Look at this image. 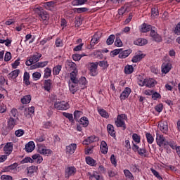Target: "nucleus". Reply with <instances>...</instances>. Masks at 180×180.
<instances>
[{
	"instance_id": "1",
	"label": "nucleus",
	"mask_w": 180,
	"mask_h": 180,
	"mask_svg": "<svg viewBox=\"0 0 180 180\" xmlns=\"http://www.w3.org/2000/svg\"><path fill=\"white\" fill-rule=\"evenodd\" d=\"M139 86H146L147 88H154L157 85V81L153 78L143 79V77L139 76L137 81Z\"/></svg>"
},
{
	"instance_id": "2",
	"label": "nucleus",
	"mask_w": 180,
	"mask_h": 180,
	"mask_svg": "<svg viewBox=\"0 0 180 180\" xmlns=\"http://www.w3.org/2000/svg\"><path fill=\"white\" fill-rule=\"evenodd\" d=\"M34 12L37 13L40 18V20L43 21L44 25H49V19H50V16L47 11L43 9V7L39 6L34 8Z\"/></svg>"
},
{
	"instance_id": "3",
	"label": "nucleus",
	"mask_w": 180,
	"mask_h": 180,
	"mask_svg": "<svg viewBox=\"0 0 180 180\" xmlns=\"http://www.w3.org/2000/svg\"><path fill=\"white\" fill-rule=\"evenodd\" d=\"M17 119L12 117L8 119L6 128L2 131L3 136H8L11 130H13V127L17 124Z\"/></svg>"
},
{
	"instance_id": "4",
	"label": "nucleus",
	"mask_w": 180,
	"mask_h": 180,
	"mask_svg": "<svg viewBox=\"0 0 180 180\" xmlns=\"http://www.w3.org/2000/svg\"><path fill=\"white\" fill-rule=\"evenodd\" d=\"M126 120H127V115L126 114H120L117 117L115 123L117 127H121L123 130L126 129Z\"/></svg>"
},
{
	"instance_id": "5",
	"label": "nucleus",
	"mask_w": 180,
	"mask_h": 180,
	"mask_svg": "<svg viewBox=\"0 0 180 180\" xmlns=\"http://www.w3.org/2000/svg\"><path fill=\"white\" fill-rule=\"evenodd\" d=\"M53 108L57 110H68V109H70V104L68 102H65L64 101H55L53 103Z\"/></svg>"
},
{
	"instance_id": "6",
	"label": "nucleus",
	"mask_w": 180,
	"mask_h": 180,
	"mask_svg": "<svg viewBox=\"0 0 180 180\" xmlns=\"http://www.w3.org/2000/svg\"><path fill=\"white\" fill-rule=\"evenodd\" d=\"M18 163L15 162L9 166H6L3 168L1 172H12L16 174L18 172Z\"/></svg>"
},
{
	"instance_id": "7",
	"label": "nucleus",
	"mask_w": 180,
	"mask_h": 180,
	"mask_svg": "<svg viewBox=\"0 0 180 180\" xmlns=\"http://www.w3.org/2000/svg\"><path fill=\"white\" fill-rule=\"evenodd\" d=\"M99 63L98 62L96 63H91L90 64V67L89 68V70L90 71V75L91 77H96L98 75V65Z\"/></svg>"
},
{
	"instance_id": "8",
	"label": "nucleus",
	"mask_w": 180,
	"mask_h": 180,
	"mask_svg": "<svg viewBox=\"0 0 180 180\" xmlns=\"http://www.w3.org/2000/svg\"><path fill=\"white\" fill-rule=\"evenodd\" d=\"M77 174V168L75 167H68L65 172V178H70Z\"/></svg>"
},
{
	"instance_id": "9",
	"label": "nucleus",
	"mask_w": 180,
	"mask_h": 180,
	"mask_svg": "<svg viewBox=\"0 0 180 180\" xmlns=\"http://www.w3.org/2000/svg\"><path fill=\"white\" fill-rule=\"evenodd\" d=\"M158 128L164 134H167L168 133V122L167 121L159 122Z\"/></svg>"
},
{
	"instance_id": "10",
	"label": "nucleus",
	"mask_w": 180,
	"mask_h": 180,
	"mask_svg": "<svg viewBox=\"0 0 180 180\" xmlns=\"http://www.w3.org/2000/svg\"><path fill=\"white\" fill-rule=\"evenodd\" d=\"M156 143L159 147H162L168 146V141L165 140L164 136H156Z\"/></svg>"
},
{
	"instance_id": "11",
	"label": "nucleus",
	"mask_w": 180,
	"mask_h": 180,
	"mask_svg": "<svg viewBox=\"0 0 180 180\" xmlns=\"http://www.w3.org/2000/svg\"><path fill=\"white\" fill-rule=\"evenodd\" d=\"M131 94V89L126 87L124 90L122 92L120 96V101H126Z\"/></svg>"
},
{
	"instance_id": "12",
	"label": "nucleus",
	"mask_w": 180,
	"mask_h": 180,
	"mask_svg": "<svg viewBox=\"0 0 180 180\" xmlns=\"http://www.w3.org/2000/svg\"><path fill=\"white\" fill-rule=\"evenodd\" d=\"M132 150L134 151V153H137L139 155H141V157H144L146 152L145 148H140V147H139V146L136 145L134 143H133Z\"/></svg>"
},
{
	"instance_id": "13",
	"label": "nucleus",
	"mask_w": 180,
	"mask_h": 180,
	"mask_svg": "<svg viewBox=\"0 0 180 180\" xmlns=\"http://www.w3.org/2000/svg\"><path fill=\"white\" fill-rule=\"evenodd\" d=\"M150 36L154 41H156V43H160V41H162V38L154 30H150Z\"/></svg>"
},
{
	"instance_id": "14",
	"label": "nucleus",
	"mask_w": 180,
	"mask_h": 180,
	"mask_svg": "<svg viewBox=\"0 0 180 180\" xmlns=\"http://www.w3.org/2000/svg\"><path fill=\"white\" fill-rule=\"evenodd\" d=\"M75 150H77V143H71L65 148L66 154L69 155H72L75 153Z\"/></svg>"
},
{
	"instance_id": "15",
	"label": "nucleus",
	"mask_w": 180,
	"mask_h": 180,
	"mask_svg": "<svg viewBox=\"0 0 180 180\" xmlns=\"http://www.w3.org/2000/svg\"><path fill=\"white\" fill-rule=\"evenodd\" d=\"M37 151L39 154L45 155V157H49V155H51L53 154V150L51 149L45 148L44 147H39Z\"/></svg>"
},
{
	"instance_id": "16",
	"label": "nucleus",
	"mask_w": 180,
	"mask_h": 180,
	"mask_svg": "<svg viewBox=\"0 0 180 180\" xmlns=\"http://www.w3.org/2000/svg\"><path fill=\"white\" fill-rule=\"evenodd\" d=\"M13 150V144L11 142L7 143L4 148V154H6L7 155H10V154H12Z\"/></svg>"
},
{
	"instance_id": "17",
	"label": "nucleus",
	"mask_w": 180,
	"mask_h": 180,
	"mask_svg": "<svg viewBox=\"0 0 180 180\" xmlns=\"http://www.w3.org/2000/svg\"><path fill=\"white\" fill-rule=\"evenodd\" d=\"M44 8L47 11H56V3L53 1L44 3Z\"/></svg>"
},
{
	"instance_id": "18",
	"label": "nucleus",
	"mask_w": 180,
	"mask_h": 180,
	"mask_svg": "<svg viewBox=\"0 0 180 180\" xmlns=\"http://www.w3.org/2000/svg\"><path fill=\"white\" fill-rule=\"evenodd\" d=\"M99 140V137L96 136H90L87 139H84L83 141V144L85 146H88L91 144V143H94V141H98Z\"/></svg>"
},
{
	"instance_id": "19",
	"label": "nucleus",
	"mask_w": 180,
	"mask_h": 180,
	"mask_svg": "<svg viewBox=\"0 0 180 180\" xmlns=\"http://www.w3.org/2000/svg\"><path fill=\"white\" fill-rule=\"evenodd\" d=\"M52 85H53V80L48 79L44 81V89L45 91L50 92L52 88Z\"/></svg>"
},
{
	"instance_id": "20",
	"label": "nucleus",
	"mask_w": 180,
	"mask_h": 180,
	"mask_svg": "<svg viewBox=\"0 0 180 180\" xmlns=\"http://www.w3.org/2000/svg\"><path fill=\"white\" fill-rule=\"evenodd\" d=\"M42 55L41 53H35L34 55L30 56V61H32V63H33L34 64H36V63H39V61L40 60V58H41Z\"/></svg>"
},
{
	"instance_id": "21",
	"label": "nucleus",
	"mask_w": 180,
	"mask_h": 180,
	"mask_svg": "<svg viewBox=\"0 0 180 180\" xmlns=\"http://www.w3.org/2000/svg\"><path fill=\"white\" fill-rule=\"evenodd\" d=\"M100 150L102 154H108V151H109V147H108V143H106V141H101L100 144Z\"/></svg>"
},
{
	"instance_id": "22",
	"label": "nucleus",
	"mask_w": 180,
	"mask_h": 180,
	"mask_svg": "<svg viewBox=\"0 0 180 180\" xmlns=\"http://www.w3.org/2000/svg\"><path fill=\"white\" fill-rule=\"evenodd\" d=\"M132 51H133L131 49L124 51H123V49H122V51H120L118 57L119 58H127V57H129V55L132 53Z\"/></svg>"
},
{
	"instance_id": "23",
	"label": "nucleus",
	"mask_w": 180,
	"mask_h": 180,
	"mask_svg": "<svg viewBox=\"0 0 180 180\" xmlns=\"http://www.w3.org/2000/svg\"><path fill=\"white\" fill-rule=\"evenodd\" d=\"M77 75H78L77 70L72 71V72H70V81H72V84H78V79L77 78Z\"/></svg>"
},
{
	"instance_id": "24",
	"label": "nucleus",
	"mask_w": 180,
	"mask_h": 180,
	"mask_svg": "<svg viewBox=\"0 0 180 180\" xmlns=\"http://www.w3.org/2000/svg\"><path fill=\"white\" fill-rule=\"evenodd\" d=\"M77 84H79L81 89H85L86 88V78L81 77L79 79H77Z\"/></svg>"
},
{
	"instance_id": "25",
	"label": "nucleus",
	"mask_w": 180,
	"mask_h": 180,
	"mask_svg": "<svg viewBox=\"0 0 180 180\" xmlns=\"http://www.w3.org/2000/svg\"><path fill=\"white\" fill-rule=\"evenodd\" d=\"M34 113V107L31 106L25 108L24 115L26 117H30Z\"/></svg>"
},
{
	"instance_id": "26",
	"label": "nucleus",
	"mask_w": 180,
	"mask_h": 180,
	"mask_svg": "<svg viewBox=\"0 0 180 180\" xmlns=\"http://www.w3.org/2000/svg\"><path fill=\"white\" fill-rule=\"evenodd\" d=\"M35 147L34 142L30 141L25 145V151H27V153H32Z\"/></svg>"
},
{
	"instance_id": "27",
	"label": "nucleus",
	"mask_w": 180,
	"mask_h": 180,
	"mask_svg": "<svg viewBox=\"0 0 180 180\" xmlns=\"http://www.w3.org/2000/svg\"><path fill=\"white\" fill-rule=\"evenodd\" d=\"M79 123L80 125L83 126V127H88V126H89V120L86 117H82L79 120Z\"/></svg>"
},
{
	"instance_id": "28",
	"label": "nucleus",
	"mask_w": 180,
	"mask_h": 180,
	"mask_svg": "<svg viewBox=\"0 0 180 180\" xmlns=\"http://www.w3.org/2000/svg\"><path fill=\"white\" fill-rule=\"evenodd\" d=\"M147 43H148V41H147V39H143V38H139V39H136V41H134V44H136V46H144V45L147 44Z\"/></svg>"
},
{
	"instance_id": "29",
	"label": "nucleus",
	"mask_w": 180,
	"mask_h": 180,
	"mask_svg": "<svg viewBox=\"0 0 180 180\" xmlns=\"http://www.w3.org/2000/svg\"><path fill=\"white\" fill-rule=\"evenodd\" d=\"M144 57H146V55L144 53L138 54L134 56L132 58L131 61L132 63H139V61H141V60H143Z\"/></svg>"
},
{
	"instance_id": "30",
	"label": "nucleus",
	"mask_w": 180,
	"mask_h": 180,
	"mask_svg": "<svg viewBox=\"0 0 180 180\" xmlns=\"http://www.w3.org/2000/svg\"><path fill=\"white\" fill-rule=\"evenodd\" d=\"M32 101V96L31 95H26L24 96L22 98H21V103L23 105H27V103H30V101Z\"/></svg>"
},
{
	"instance_id": "31",
	"label": "nucleus",
	"mask_w": 180,
	"mask_h": 180,
	"mask_svg": "<svg viewBox=\"0 0 180 180\" xmlns=\"http://www.w3.org/2000/svg\"><path fill=\"white\" fill-rule=\"evenodd\" d=\"M98 112L101 115V117H104L105 119L109 118V113L106 112V110L103 108H98Z\"/></svg>"
},
{
	"instance_id": "32",
	"label": "nucleus",
	"mask_w": 180,
	"mask_h": 180,
	"mask_svg": "<svg viewBox=\"0 0 180 180\" xmlns=\"http://www.w3.org/2000/svg\"><path fill=\"white\" fill-rule=\"evenodd\" d=\"M171 71V63H165L162 65V72L164 74H168V72Z\"/></svg>"
},
{
	"instance_id": "33",
	"label": "nucleus",
	"mask_w": 180,
	"mask_h": 180,
	"mask_svg": "<svg viewBox=\"0 0 180 180\" xmlns=\"http://www.w3.org/2000/svg\"><path fill=\"white\" fill-rule=\"evenodd\" d=\"M63 116H64V117H65L66 119H68L70 123H75V121L74 120V115L72 114L63 112Z\"/></svg>"
},
{
	"instance_id": "34",
	"label": "nucleus",
	"mask_w": 180,
	"mask_h": 180,
	"mask_svg": "<svg viewBox=\"0 0 180 180\" xmlns=\"http://www.w3.org/2000/svg\"><path fill=\"white\" fill-rule=\"evenodd\" d=\"M86 162L88 165H91V167H96V160H94V158L87 156L86 157Z\"/></svg>"
},
{
	"instance_id": "35",
	"label": "nucleus",
	"mask_w": 180,
	"mask_h": 180,
	"mask_svg": "<svg viewBox=\"0 0 180 180\" xmlns=\"http://www.w3.org/2000/svg\"><path fill=\"white\" fill-rule=\"evenodd\" d=\"M79 89H78V84H69V91L72 94V95L75 94Z\"/></svg>"
},
{
	"instance_id": "36",
	"label": "nucleus",
	"mask_w": 180,
	"mask_h": 180,
	"mask_svg": "<svg viewBox=\"0 0 180 180\" xmlns=\"http://www.w3.org/2000/svg\"><path fill=\"white\" fill-rule=\"evenodd\" d=\"M73 11L75 13H84L85 12H88L89 11V8L86 7L74 8Z\"/></svg>"
},
{
	"instance_id": "37",
	"label": "nucleus",
	"mask_w": 180,
	"mask_h": 180,
	"mask_svg": "<svg viewBox=\"0 0 180 180\" xmlns=\"http://www.w3.org/2000/svg\"><path fill=\"white\" fill-rule=\"evenodd\" d=\"M20 72V70H13L8 74V78H11V79H15V78H18Z\"/></svg>"
},
{
	"instance_id": "38",
	"label": "nucleus",
	"mask_w": 180,
	"mask_h": 180,
	"mask_svg": "<svg viewBox=\"0 0 180 180\" xmlns=\"http://www.w3.org/2000/svg\"><path fill=\"white\" fill-rule=\"evenodd\" d=\"M37 169H39V167L36 166H30L27 167V174L30 175V176H32L34 172H37Z\"/></svg>"
},
{
	"instance_id": "39",
	"label": "nucleus",
	"mask_w": 180,
	"mask_h": 180,
	"mask_svg": "<svg viewBox=\"0 0 180 180\" xmlns=\"http://www.w3.org/2000/svg\"><path fill=\"white\" fill-rule=\"evenodd\" d=\"M66 67H68V68H70V70H72V71H77V64H75V63L72 61H67Z\"/></svg>"
},
{
	"instance_id": "40",
	"label": "nucleus",
	"mask_w": 180,
	"mask_h": 180,
	"mask_svg": "<svg viewBox=\"0 0 180 180\" xmlns=\"http://www.w3.org/2000/svg\"><path fill=\"white\" fill-rule=\"evenodd\" d=\"M133 71H134V68L131 65H127L124 67V74H133Z\"/></svg>"
},
{
	"instance_id": "41",
	"label": "nucleus",
	"mask_w": 180,
	"mask_h": 180,
	"mask_svg": "<svg viewBox=\"0 0 180 180\" xmlns=\"http://www.w3.org/2000/svg\"><path fill=\"white\" fill-rule=\"evenodd\" d=\"M32 160H37V164H41L43 162V157L39 154H35L32 156Z\"/></svg>"
},
{
	"instance_id": "42",
	"label": "nucleus",
	"mask_w": 180,
	"mask_h": 180,
	"mask_svg": "<svg viewBox=\"0 0 180 180\" xmlns=\"http://www.w3.org/2000/svg\"><path fill=\"white\" fill-rule=\"evenodd\" d=\"M44 78H50V77H51V68H46L44 69Z\"/></svg>"
},
{
	"instance_id": "43",
	"label": "nucleus",
	"mask_w": 180,
	"mask_h": 180,
	"mask_svg": "<svg viewBox=\"0 0 180 180\" xmlns=\"http://www.w3.org/2000/svg\"><path fill=\"white\" fill-rule=\"evenodd\" d=\"M62 68H63V67L60 65H58L55 66L53 68V75H58V74H60V71H61Z\"/></svg>"
},
{
	"instance_id": "44",
	"label": "nucleus",
	"mask_w": 180,
	"mask_h": 180,
	"mask_svg": "<svg viewBox=\"0 0 180 180\" xmlns=\"http://www.w3.org/2000/svg\"><path fill=\"white\" fill-rule=\"evenodd\" d=\"M113 43H115V34H111L107 39L106 44H108V46H112Z\"/></svg>"
},
{
	"instance_id": "45",
	"label": "nucleus",
	"mask_w": 180,
	"mask_h": 180,
	"mask_svg": "<svg viewBox=\"0 0 180 180\" xmlns=\"http://www.w3.org/2000/svg\"><path fill=\"white\" fill-rule=\"evenodd\" d=\"M73 115H74L73 119H75V120H76V122H78V120H79V117H81V116H82V111L75 110L74 112Z\"/></svg>"
},
{
	"instance_id": "46",
	"label": "nucleus",
	"mask_w": 180,
	"mask_h": 180,
	"mask_svg": "<svg viewBox=\"0 0 180 180\" xmlns=\"http://www.w3.org/2000/svg\"><path fill=\"white\" fill-rule=\"evenodd\" d=\"M107 130H108V132L109 133L110 136H115V128L113 127V125L109 124L108 126H107Z\"/></svg>"
},
{
	"instance_id": "47",
	"label": "nucleus",
	"mask_w": 180,
	"mask_h": 180,
	"mask_svg": "<svg viewBox=\"0 0 180 180\" xmlns=\"http://www.w3.org/2000/svg\"><path fill=\"white\" fill-rule=\"evenodd\" d=\"M151 29V25H147V24H143L141 25V32L143 33H147V32H150V30Z\"/></svg>"
},
{
	"instance_id": "48",
	"label": "nucleus",
	"mask_w": 180,
	"mask_h": 180,
	"mask_svg": "<svg viewBox=\"0 0 180 180\" xmlns=\"http://www.w3.org/2000/svg\"><path fill=\"white\" fill-rule=\"evenodd\" d=\"M98 63V65H99V67H101L103 70H106L108 67H109V64L106 60H101Z\"/></svg>"
},
{
	"instance_id": "49",
	"label": "nucleus",
	"mask_w": 180,
	"mask_h": 180,
	"mask_svg": "<svg viewBox=\"0 0 180 180\" xmlns=\"http://www.w3.org/2000/svg\"><path fill=\"white\" fill-rule=\"evenodd\" d=\"M150 92L152 94V99H153L154 101L161 99V94H160V93L157 91L154 92L153 91H151Z\"/></svg>"
},
{
	"instance_id": "50",
	"label": "nucleus",
	"mask_w": 180,
	"mask_h": 180,
	"mask_svg": "<svg viewBox=\"0 0 180 180\" xmlns=\"http://www.w3.org/2000/svg\"><path fill=\"white\" fill-rule=\"evenodd\" d=\"M150 171H151L152 174L154 175V176H155V178H157V179L162 180V176H161V175H160V173L158 172H157V170L154 169L153 168H151Z\"/></svg>"
},
{
	"instance_id": "51",
	"label": "nucleus",
	"mask_w": 180,
	"mask_h": 180,
	"mask_svg": "<svg viewBox=\"0 0 180 180\" xmlns=\"http://www.w3.org/2000/svg\"><path fill=\"white\" fill-rule=\"evenodd\" d=\"M56 47H63L64 46V42H63V39H60L59 37L56 38L55 41Z\"/></svg>"
},
{
	"instance_id": "52",
	"label": "nucleus",
	"mask_w": 180,
	"mask_h": 180,
	"mask_svg": "<svg viewBox=\"0 0 180 180\" xmlns=\"http://www.w3.org/2000/svg\"><path fill=\"white\" fill-rule=\"evenodd\" d=\"M124 175L126 178H128V179H133V178H134V176H133V174H131L129 169L124 170Z\"/></svg>"
},
{
	"instance_id": "53",
	"label": "nucleus",
	"mask_w": 180,
	"mask_h": 180,
	"mask_svg": "<svg viewBox=\"0 0 180 180\" xmlns=\"http://www.w3.org/2000/svg\"><path fill=\"white\" fill-rule=\"evenodd\" d=\"M94 153V146H88L84 149V154L86 155H89V154H92Z\"/></svg>"
},
{
	"instance_id": "54",
	"label": "nucleus",
	"mask_w": 180,
	"mask_h": 180,
	"mask_svg": "<svg viewBox=\"0 0 180 180\" xmlns=\"http://www.w3.org/2000/svg\"><path fill=\"white\" fill-rule=\"evenodd\" d=\"M115 46H116V47H122V46H123V42L122 41V39H120V37H117L115 39Z\"/></svg>"
},
{
	"instance_id": "55",
	"label": "nucleus",
	"mask_w": 180,
	"mask_h": 180,
	"mask_svg": "<svg viewBox=\"0 0 180 180\" xmlns=\"http://www.w3.org/2000/svg\"><path fill=\"white\" fill-rule=\"evenodd\" d=\"M32 78H33L34 81H39V79L41 78V74L39 72H34L32 74Z\"/></svg>"
},
{
	"instance_id": "56",
	"label": "nucleus",
	"mask_w": 180,
	"mask_h": 180,
	"mask_svg": "<svg viewBox=\"0 0 180 180\" xmlns=\"http://www.w3.org/2000/svg\"><path fill=\"white\" fill-rule=\"evenodd\" d=\"M27 162H31L33 164V159H32L30 157H27L21 161V164H27Z\"/></svg>"
},
{
	"instance_id": "57",
	"label": "nucleus",
	"mask_w": 180,
	"mask_h": 180,
	"mask_svg": "<svg viewBox=\"0 0 180 180\" xmlns=\"http://www.w3.org/2000/svg\"><path fill=\"white\" fill-rule=\"evenodd\" d=\"M167 146H169L172 150H175L178 147L174 141H167Z\"/></svg>"
},
{
	"instance_id": "58",
	"label": "nucleus",
	"mask_w": 180,
	"mask_h": 180,
	"mask_svg": "<svg viewBox=\"0 0 180 180\" xmlns=\"http://www.w3.org/2000/svg\"><path fill=\"white\" fill-rule=\"evenodd\" d=\"M109 178H113L117 175V172H115L113 169H110L108 171Z\"/></svg>"
},
{
	"instance_id": "59",
	"label": "nucleus",
	"mask_w": 180,
	"mask_h": 180,
	"mask_svg": "<svg viewBox=\"0 0 180 180\" xmlns=\"http://www.w3.org/2000/svg\"><path fill=\"white\" fill-rule=\"evenodd\" d=\"M120 51H122V49H115L110 52V54L112 57H115V56H117L118 54L120 56Z\"/></svg>"
},
{
	"instance_id": "60",
	"label": "nucleus",
	"mask_w": 180,
	"mask_h": 180,
	"mask_svg": "<svg viewBox=\"0 0 180 180\" xmlns=\"http://www.w3.org/2000/svg\"><path fill=\"white\" fill-rule=\"evenodd\" d=\"M98 41H99V39L94 36L91 39L90 43H91V46H93L94 47L96 44H98Z\"/></svg>"
},
{
	"instance_id": "61",
	"label": "nucleus",
	"mask_w": 180,
	"mask_h": 180,
	"mask_svg": "<svg viewBox=\"0 0 180 180\" xmlns=\"http://www.w3.org/2000/svg\"><path fill=\"white\" fill-rule=\"evenodd\" d=\"M158 15H159L158 9L155 8H153L151 18H155L156 16H158Z\"/></svg>"
},
{
	"instance_id": "62",
	"label": "nucleus",
	"mask_w": 180,
	"mask_h": 180,
	"mask_svg": "<svg viewBox=\"0 0 180 180\" xmlns=\"http://www.w3.org/2000/svg\"><path fill=\"white\" fill-rule=\"evenodd\" d=\"M11 115L18 120V110L16 108H13L11 111Z\"/></svg>"
},
{
	"instance_id": "63",
	"label": "nucleus",
	"mask_w": 180,
	"mask_h": 180,
	"mask_svg": "<svg viewBox=\"0 0 180 180\" xmlns=\"http://www.w3.org/2000/svg\"><path fill=\"white\" fill-rule=\"evenodd\" d=\"M174 33L175 34H177V36L180 35V22L175 27Z\"/></svg>"
},
{
	"instance_id": "64",
	"label": "nucleus",
	"mask_w": 180,
	"mask_h": 180,
	"mask_svg": "<svg viewBox=\"0 0 180 180\" xmlns=\"http://www.w3.org/2000/svg\"><path fill=\"white\" fill-rule=\"evenodd\" d=\"M1 180H13V177H12V176L4 174L1 176Z\"/></svg>"
}]
</instances>
